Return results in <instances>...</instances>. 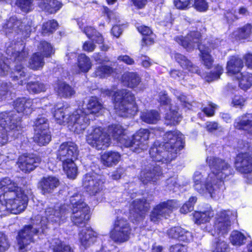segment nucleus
<instances>
[{"label":"nucleus","mask_w":252,"mask_h":252,"mask_svg":"<svg viewBox=\"0 0 252 252\" xmlns=\"http://www.w3.org/2000/svg\"><path fill=\"white\" fill-rule=\"evenodd\" d=\"M163 144L156 143L151 148L149 154L153 160L141 171L139 179L143 184L157 182L161 174L160 167L156 162L168 163L175 159L183 147V135L178 131H169L163 136Z\"/></svg>","instance_id":"obj_1"},{"label":"nucleus","mask_w":252,"mask_h":252,"mask_svg":"<svg viewBox=\"0 0 252 252\" xmlns=\"http://www.w3.org/2000/svg\"><path fill=\"white\" fill-rule=\"evenodd\" d=\"M28 198L21 188L8 178L0 181V212L1 215L7 213L17 214L27 207Z\"/></svg>","instance_id":"obj_2"},{"label":"nucleus","mask_w":252,"mask_h":252,"mask_svg":"<svg viewBox=\"0 0 252 252\" xmlns=\"http://www.w3.org/2000/svg\"><path fill=\"white\" fill-rule=\"evenodd\" d=\"M101 94L103 96H114V109L116 113L121 117H131L135 115L138 111L135 97L127 90L115 92L114 89H103L101 90Z\"/></svg>","instance_id":"obj_3"},{"label":"nucleus","mask_w":252,"mask_h":252,"mask_svg":"<svg viewBox=\"0 0 252 252\" xmlns=\"http://www.w3.org/2000/svg\"><path fill=\"white\" fill-rule=\"evenodd\" d=\"M56 122L59 124L66 123L71 126V129L77 133H81L89 125V118L84 114L81 109L74 111L69 115V111L63 107L55 109L53 114Z\"/></svg>","instance_id":"obj_4"},{"label":"nucleus","mask_w":252,"mask_h":252,"mask_svg":"<svg viewBox=\"0 0 252 252\" xmlns=\"http://www.w3.org/2000/svg\"><path fill=\"white\" fill-rule=\"evenodd\" d=\"M78 153L76 144L72 142L62 143L57 152V159L62 162L63 170L71 179H74L77 174V168L74 161Z\"/></svg>","instance_id":"obj_5"},{"label":"nucleus","mask_w":252,"mask_h":252,"mask_svg":"<svg viewBox=\"0 0 252 252\" xmlns=\"http://www.w3.org/2000/svg\"><path fill=\"white\" fill-rule=\"evenodd\" d=\"M8 55H11L14 60L15 65L11 73V77L15 81L20 80L18 83L22 85L24 83V78L26 76V69L24 67L23 63L29 55L28 50L25 48L23 41L14 43V46H8L6 50Z\"/></svg>","instance_id":"obj_6"},{"label":"nucleus","mask_w":252,"mask_h":252,"mask_svg":"<svg viewBox=\"0 0 252 252\" xmlns=\"http://www.w3.org/2000/svg\"><path fill=\"white\" fill-rule=\"evenodd\" d=\"M206 161L211 170L208 179L212 180L216 187L222 189L224 180L232 174L231 166L228 161L217 157H208Z\"/></svg>","instance_id":"obj_7"},{"label":"nucleus","mask_w":252,"mask_h":252,"mask_svg":"<svg viewBox=\"0 0 252 252\" xmlns=\"http://www.w3.org/2000/svg\"><path fill=\"white\" fill-rule=\"evenodd\" d=\"M150 133L149 129L141 128L131 137L121 138L120 144L134 152L140 153L148 148Z\"/></svg>","instance_id":"obj_8"},{"label":"nucleus","mask_w":252,"mask_h":252,"mask_svg":"<svg viewBox=\"0 0 252 252\" xmlns=\"http://www.w3.org/2000/svg\"><path fill=\"white\" fill-rule=\"evenodd\" d=\"M86 140L88 144L98 150H105L110 145L111 139L101 127H92L87 130Z\"/></svg>","instance_id":"obj_9"},{"label":"nucleus","mask_w":252,"mask_h":252,"mask_svg":"<svg viewBox=\"0 0 252 252\" xmlns=\"http://www.w3.org/2000/svg\"><path fill=\"white\" fill-rule=\"evenodd\" d=\"M69 213L67 205H63L61 207H56L55 209L52 207H48L45 211V216L42 218L40 221L41 232L44 233L45 228H48L51 222H58L63 220L65 215Z\"/></svg>","instance_id":"obj_10"},{"label":"nucleus","mask_w":252,"mask_h":252,"mask_svg":"<svg viewBox=\"0 0 252 252\" xmlns=\"http://www.w3.org/2000/svg\"><path fill=\"white\" fill-rule=\"evenodd\" d=\"M131 231V229L127 220L118 217L114 228L110 232V238L115 242L121 244L129 240Z\"/></svg>","instance_id":"obj_11"},{"label":"nucleus","mask_w":252,"mask_h":252,"mask_svg":"<svg viewBox=\"0 0 252 252\" xmlns=\"http://www.w3.org/2000/svg\"><path fill=\"white\" fill-rule=\"evenodd\" d=\"M0 126L13 132V136H17L21 131V117L14 111L0 113Z\"/></svg>","instance_id":"obj_12"},{"label":"nucleus","mask_w":252,"mask_h":252,"mask_svg":"<svg viewBox=\"0 0 252 252\" xmlns=\"http://www.w3.org/2000/svg\"><path fill=\"white\" fill-rule=\"evenodd\" d=\"M41 103V101L37 99H31L26 97L18 98L14 102V109L17 112L20 113H23L28 115L31 113L33 109L37 108L38 113L43 114L42 111L46 110L45 113L51 110V105H46V108L38 107L37 103Z\"/></svg>","instance_id":"obj_13"},{"label":"nucleus","mask_w":252,"mask_h":252,"mask_svg":"<svg viewBox=\"0 0 252 252\" xmlns=\"http://www.w3.org/2000/svg\"><path fill=\"white\" fill-rule=\"evenodd\" d=\"M232 213L229 210H223L218 213L216 217L214 230L211 229L210 233L213 236L216 234L219 235H224L231 229V223L230 216Z\"/></svg>","instance_id":"obj_14"},{"label":"nucleus","mask_w":252,"mask_h":252,"mask_svg":"<svg viewBox=\"0 0 252 252\" xmlns=\"http://www.w3.org/2000/svg\"><path fill=\"white\" fill-rule=\"evenodd\" d=\"M194 185L193 187L197 192L201 194H204L207 192L209 193L212 197H215V195L219 192V190L220 189L212 184L213 181L209 180L208 177L207 178L206 181L204 183L202 182V176L198 171L194 173L193 177Z\"/></svg>","instance_id":"obj_15"},{"label":"nucleus","mask_w":252,"mask_h":252,"mask_svg":"<svg viewBox=\"0 0 252 252\" xmlns=\"http://www.w3.org/2000/svg\"><path fill=\"white\" fill-rule=\"evenodd\" d=\"M177 206V201L174 200H168L159 204L152 211L150 216V220L154 222L159 221L161 218L169 216Z\"/></svg>","instance_id":"obj_16"},{"label":"nucleus","mask_w":252,"mask_h":252,"mask_svg":"<svg viewBox=\"0 0 252 252\" xmlns=\"http://www.w3.org/2000/svg\"><path fill=\"white\" fill-rule=\"evenodd\" d=\"M159 102L161 105H166L169 109V111L165 116V123L166 125H175L181 120V117L177 111L176 107L174 108L170 103L171 100L165 92H161L159 94Z\"/></svg>","instance_id":"obj_17"},{"label":"nucleus","mask_w":252,"mask_h":252,"mask_svg":"<svg viewBox=\"0 0 252 252\" xmlns=\"http://www.w3.org/2000/svg\"><path fill=\"white\" fill-rule=\"evenodd\" d=\"M176 41L188 51H191L203 44H200L201 34L198 31H190L185 37L180 36L175 38Z\"/></svg>","instance_id":"obj_18"},{"label":"nucleus","mask_w":252,"mask_h":252,"mask_svg":"<svg viewBox=\"0 0 252 252\" xmlns=\"http://www.w3.org/2000/svg\"><path fill=\"white\" fill-rule=\"evenodd\" d=\"M37 223L25 226L18 234V243L21 250L24 249L26 246L33 241V237L39 232Z\"/></svg>","instance_id":"obj_19"},{"label":"nucleus","mask_w":252,"mask_h":252,"mask_svg":"<svg viewBox=\"0 0 252 252\" xmlns=\"http://www.w3.org/2000/svg\"><path fill=\"white\" fill-rule=\"evenodd\" d=\"M83 186L90 194L95 195L102 190L103 182L100 176L88 173L83 178Z\"/></svg>","instance_id":"obj_20"},{"label":"nucleus","mask_w":252,"mask_h":252,"mask_svg":"<svg viewBox=\"0 0 252 252\" xmlns=\"http://www.w3.org/2000/svg\"><path fill=\"white\" fill-rule=\"evenodd\" d=\"M41 161V158L34 155H23L18 158L17 164L22 171L26 173L34 170Z\"/></svg>","instance_id":"obj_21"},{"label":"nucleus","mask_w":252,"mask_h":252,"mask_svg":"<svg viewBox=\"0 0 252 252\" xmlns=\"http://www.w3.org/2000/svg\"><path fill=\"white\" fill-rule=\"evenodd\" d=\"M23 25L21 20L17 19L15 17H10L3 25V29L6 33H21L22 37L25 38L29 35L30 27H25L23 29Z\"/></svg>","instance_id":"obj_22"},{"label":"nucleus","mask_w":252,"mask_h":252,"mask_svg":"<svg viewBox=\"0 0 252 252\" xmlns=\"http://www.w3.org/2000/svg\"><path fill=\"white\" fill-rule=\"evenodd\" d=\"M81 208H72V221L76 225H84L90 219L89 207L86 203L81 204Z\"/></svg>","instance_id":"obj_23"},{"label":"nucleus","mask_w":252,"mask_h":252,"mask_svg":"<svg viewBox=\"0 0 252 252\" xmlns=\"http://www.w3.org/2000/svg\"><path fill=\"white\" fill-rule=\"evenodd\" d=\"M149 204L145 198L133 200L129 207L130 217H133L136 220L142 218L149 209Z\"/></svg>","instance_id":"obj_24"},{"label":"nucleus","mask_w":252,"mask_h":252,"mask_svg":"<svg viewBox=\"0 0 252 252\" xmlns=\"http://www.w3.org/2000/svg\"><path fill=\"white\" fill-rule=\"evenodd\" d=\"M235 165L239 172L250 173L252 171V157L248 153L239 154L236 158Z\"/></svg>","instance_id":"obj_25"},{"label":"nucleus","mask_w":252,"mask_h":252,"mask_svg":"<svg viewBox=\"0 0 252 252\" xmlns=\"http://www.w3.org/2000/svg\"><path fill=\"white\" fill-rule=\"evenodd\" d=\"M214 213L212 208L210 207L208 210L204 212H196L193 215L194 222L198 224H205L206 226L201 228L205 231L210 232L212 228L211 225L209 222L211 218L214 216Z\"/></svg>","instance_id":"obj_26"},{"label":"nucleus","mask_w":252,"mask_h":252,"mask_svg":"<svg viewBox=\"0 0 252 252\" xmlns=\"http://www.w3.org/2000/svg\"><path fill=\"white\" fill-rule=\"evenodd\" d=\"M79 240L84 248L89 247L96 241L97 237L96 232L89 227H83L79 231Z\"/></svg>","instance_id":"obj_27"},{"label":"nucleus","mask_w":252,"mask_h":252,"mask_svg":"<svg viewBox=\"0 0 252 252\" xmlns=\"http://www.w3.org/2000/svg\"><path fill=\"white\" fill-rule=\"evenodd\" d=\"M169 238L184 242H189L192 239L191 233L180 226L170 228L167 232Z\"/></svg>","instance_id":"obj_28"},{"label":"nucleus","mask_w":252,"mask_h":252,"mask_svg":"<svg viewBox=\"0 0 252 252\" xmlns=\"http://www.w3.org/2000/svg\"><path fill=\"white\" fill-rule=\"evenodd\" d=\"M38 7L49 14L56 13L63 6L58 0H35Z\"/></svg>","instance_id":"obj_29"},{"label":"nucleus","mask_w":252,"mask_h":252,"mask_svg":"<svg viewBox=\"0 0 252 252\" xmlns=\"http://www.w3.org/2000/svg\"><path fill=\"white\" fill-rule=\"evenodd\" d=\"M234 126L236 128L243 130L252 136V114H247L238 118Z\"/></svg>","instance_id":"obj_30"},{"label":"nucleus","mask_w":252,"mask_h":252,"mask_svg":"<svg viewBox=\"0 0 252 252\" xmlns=\"http://www.w3.org/2000/svg\"><path fill=\"white\" fill-rule=\"evenodd\" d=\"M215 48V46L213 43H209L208 45L204 43L202 45L199 46V50L201 54V57L203 63L208 68H211L213 63V60L210 55V53L211 50Z\"/></svg>","instance_id":"obj_31"},{"label":"nucleus","mask_w":252,"mask_h":252,"mask_svg":"<svg viewBox=\"0 0 252 252\" xmlns=\"http://www.w3.org/2000/svg\"><path fill=\"white\" fill-rule=\"evenodd\" d=\"M174 58L182 68L187 69L191 73H196L202 76L198 67L193 65L185 56L179 53H176L174 55Z\"/></svg>","instance_id":"obj_32"},{"label":"nucleus","mask_w":252,"mask_h":252,"mask_svg":"<svg viewBox=\"0 0 252 252\" xmlns=\"http://www.w3.org/2000/svg\"><path fill=\"white\" fill-rule=\"evenodd\" d=\"M243 67V62L242 60L237 57L232 56L227 63V73L230 75L238 74Z\"/></svg>","instance_id":"obj_33"},{"label":"nucleus","mask_w":252,"mask_h":252,"mask_svg":"<svg viewBox=\"0 0 252 252\" xmlns=\"http://www.w3.org/2000/svg\"><path fill=\"white\" fill-rule=\"evenodd\" d=\"M40 186L43 193H50L59 185L58 178L53 176L44 177L40 182Z\"/></svg>","instance_id":"obj_34"},{"label":"nucleus","mask_w":252,"mask_h":252,"mask_svg":"<svg viewBox=\"0 0 252 252\" xmlns=\"http://www.w3.org/2000/svg\"><path fill=\"white\" fill-rule=\"evenodd\" d=\"M121 159L120 154L117 152L109 151L101 156L102 164L107 167H111L118 163Z\"/></svg>","instance_id":"obj_35"},{"label":"nucleus","mask_w":252,"mask_h":252,"mask_svg":"<svg viewBox=\"0 0 252 252\" xmlns=\"http://www.w3.org/2000/svg\"><path fill=\"white\" fill-rule=\"evenodd\" d=\"M103 108L102 104L99 101L97 98L96 97H92L90 98L88 103L87 105V109L88 112H84V110L81 109L84 113V114L86 115L87 118H90V114H96L99 113ZM90 120H89V121Z\"/></svg>","instance_id":"obj_36"},{"label":"nucleus","mask_w":252,"mask_h":252,"mask_svg":"<svg viewBox=\"0 0 252 252\" xmlns=\"http://www.w3.org/2000/svg\"><path fill=\"white\" fill-rule=\"evenodd\" d=\"M123 83L127 87L134 88L137 87L141 82L139 76L134 72H126L122 76Z\"/></svg>","instance_id":"obj_37"},{"label":"nucleus","mask_w":252,"mask_h":252,"mask_svg":"<svg viewBox=\"0 0 252 252\" xmlns=\"http://www.w3.org/2000/svg\"><path fill=\"white\" fill-rule=\"evenodd\" d=\"M50 248L53 252H74L71 247L62 242L58 238H55L50 241Z\"/></svg>","instance_id":"obj_38"},{"label":"nucleus","mask_w":252,"mask_h":252,"mask_svg":"<svg viewBox=\"0 0 252 252\" xmlns=\"http://www.w3.org/2000/svg\"><path fill=\"white\" fill-rule=\"evenodd\" d=\"M140 117L142 121L150 124H156L160 119L158 112L153 110L143 111Z\"/></svg>","instance_id":"obj_39"},{"label":"nucleus","mask_w":252,"mask_h":252,"mask_svg":"<svg viewBox=\"0 0 252 252\" xmlns=\"http://www.w3.org/2000/svg\"><path fill=\"white\" fill-rule=\"evenodd\" d=\"M56 91L59 96L65 98L71 96L75 93L73 88L64 82H59Z\"/></svg>","instance_id":"obj_40"},{"label":"nucleus","mask_w":252,"mask_h":252,"mask_svg":"<svg viewBox=\"0 0 252 252\" xmlns=\"http://www.w3.org/2000/svg\"><path fill=\"white\" fill-rule=\"evenodd\" d=\"M34 141L39 145L44 146L49 143L51 136L49 129L35 131Z\"/></svg>","instance_id":"obj_41"},{"label":"nucleus","mask_w":252,"mask_h":252,"mask_svg":"<svg viewBox=\"0 0 252 252\" xmlns=\"http://www.w3.org/2000/svg\"><path fill=\"white\" fill-rule=\"evenodd\" d=\"M45 63L44 58L39 52L33 54L29 61L28 66L33 70H39L43 67Z\"/></svg>","instance_id":"obj_42"},{"label":"nucleus","mask_w":252,"mask_h":252,"mask_svg":"<svg viewBox=\"0 0 252 252\" xmlns=\"http://www.w3.org/2000/svg\"><path fill=\"white\" fill-rule=\"evenodd\" d=\"M108 132L112 136L117 140L120 143L121 138L125 137L127 138L126 136V130L119 125H114L109 126L108 128Z\"/></svg>","instance_id":"obj_43"},{"label":"nucleus","mask_w":252,"mask_h":252,"mask_svg":"<svg viewBox=\"0 0 252 252\" xmlns=\"http://www.w3.org/2000/svg\"><path fill=\"white\" fill-rule=\"evenodd\" d=\"M237 75V78L239 82V87L242 89L247 90L252 86V74L244 72Z\"/></svg>","instance_id":"obj_44"},{"label":"nucleus","mask_w":252,"mask_h":252,"mask_svg":"<svg viewBox=\"0 0 252 252\" xmlns=\"http://www.w3.org/2000/svg\"><path fill=\"white\" fill-rule=\"evenodd\" d=\"M90 58L85 54H80L78 57V66L81 72H87L92 67Z\"/></svg>","instance_id":"obj_45"},{"label":"nucleus","mask_w":252,"mask_h":252,"mask_svg":"<svg viewBox=\"0 0 252 252\" xmlns=\"http://www.w3.org/2000/svg\"><path fill=\"white\" fill-rule=\"evenodd\" d=\"M40 55L44 57H49L54 54V50L52 45L45 41H41L38 46Z\"/></svg>","instance_id":"obj_46"},{"label":"nucleus","mask_w":252,"mask_h":252,"mask_svg":"<svg viewBox=\"0 0 252 252\" xmlns=\"http://www.w3.org/2000/svg\"><path fill=\"white\" fill-rule=\"evenodd\" d=\"M84 32L89 38L92 39L93 41H95L97 43L101 44L103 41L102 35L92 27H85Z\"/></svg>","instance_id":"obj_47"},{"label":"nucleus","mask_w":252,"mask_h":252,"mask_svg":"<svg viewBox=\"0 0 252 252\" xmlns=\"http://www.w3.org/2000/svg\"><path fill=\"white\" fill-rule=\"evenodd\" d=\"M252 26L251 24H247L241 28L233 33V35L236 38L240 39H246L252 33Z\"/></svg>","instance_id":"obj_48"},{"label":"nucleus","mask_w":252,"mask_h":252,"mask_svg":"<svg viewBox=\"0 0 252 252\" xmlns=\"http://www.w3.org/2000/svg\"><path fill=\"white\" fill-rule=\"evenodd\" d=\"M246 236L241 232L233 231L230 236V241L234 246H240L245 243Z\"/></svg>","instance_id":"obj_49"},{"label":"nucleus","mask_w":252,"mask_h":252,"mask_svg":"<svg viewBox=\"0 0 252 252\" xmlns=\"http://www.w3.org/2000/svg\"><path fill=\"white\" fill-rule=\"evenodd\" d=\"M212 252H229V245L220 239L216 240L212 246Z\"/></svg>","instance_id":"obj_50"},{"label":"nucleus","mask_w":252,"mask_h":252,"mask_svg":"<svg viewBox=\"0 0 252 252\" xmlns=\"http://www.w3.org/2000/svg\"><path fill=\"white\" fill-rule=\"evenodd\" d=\"M27 87L29 91L33 94L44 92L47 89L46 85L39 82H31L27 84Z\"/></svg>","instance_id":"obj_51"},{"label":"nucleus","mask_w":252,"mask_h":252,"mask_svg":"<svg viewBox=\"0 0 252 252\" xmlns=\"http://www.w3.org/2000/svg\"><path fill=\"white\" fill-rule=\"evenodd\" d=\"M113 71L114 69L112 67L107 65H100L96 67L94 75L100 78H103L106 75L111 74Z\"/></svg>","instance_id":"obj_52"},{"label":"nucleus","mask_w":252,"mask_h":252,"mask_svg":"<svg viewBox=\"0 0 252 252\" xmlns=\"http://www.w3.org/2000/svg\"><path fill=\"white\" fill-rule=\"evenodd\" d=\"M223 68L221 66L217 65L215 67L214 70L205 76V80L208 82L218 79L223 72Z\"/></svg>","instance_id":"obj_53"},{"label":"nucleus","mask_w":252,"mask_h":252,"mask_svg":"<svg viewBox=\"0 0 252 252\" xmlns=\"http://www.w3.org/2000/svg\"><path fill=\"white\" fill-rule=\"evenodd\" d=\"M57 21L54 20H49L43 24L42 28V33L44 35L53 33L58 27Z\"/></svg>","instance_id":"obj_54"},{"label":"nucleus","mask_w":252,"mask_h":252,"mask_svg":"<svg viewBox=\"0 0 252 252\" xmlns=\"http://www.w3.org/2000/svg\"><path fill=\"white\" fill-rule=\"evenodd\" d=\"M34 127L35 131L49 129L47 120L44 117L37 118L34 122Z\"/></svg>","instance_id":"obj_55"},{"label":"nucleus","mask_w":252,"mask_h":252,"mask_svg":"<svg viewBox=\"0 0 252 252\" xmlns=\"http://www.w3.org/2000/svg\"><path fill=\"white\" fill-rule=\"evenodd\" d=\"M197 198L192 196L189 198L188 201L185 203L180 209V212L183 214H187L193 209V206L196 202Z\"/></svg>","instance_id":"obj_56"},{"label":"nucleus","mask_w":252,"mask_h":252,"mask_svg":"<svg viewBox=\"0 0 252 252\" xmlns=\"http://www.w3.org/2000/svg\"><path fill=\"white\" fill-rule=\"evenodd\" d=\"M191 6L197 11H206L208 8V4L205 0H192Z\"/></svg>","instance_id":"obj_57"},{"label":"nucleus","mask_w":252,"mask_h":252,"mask_svg":"<svg viewBox=\"0 0 252 252\" xmlns=\"http://www.w3.org/2000/svg\"><path fill=\"white\" fill-rule=\"evenodd\" d=\"M70 203L72 205V208L77 207L78 209L81 208L82 203H85L81 195L78 193L70 196Z\"/></svg>","instance_id":"obj_58"},{"label":"nucleus","mask_w":252,"mask_h":252,"mask_svg":"<svg viewBox=\"0 0 252 252\" xmlns=\"http://www.w3.org/2000/svg\"><path fill=\"white\" fill-rule=\"evenodd\" d=\"M16 5L24 12L30 11L32 7L31 0H17Z\"/></svg>","instance_id":"obj_59"},{"label":"nucleus","mask_w":252,"mask_h":252,"mask_svg":"<svg viewBox=\"0 0 252 252\" xmlns=\"http://www.w3.org/2000/svg\"><path fill=\"white\" fill-rule=\"evenodd\" d=\"M10 244L7 236L0 231V252H4L9 247Z\"/></svg>","instance_id":"obj_60"},{"label":"nucleus","mask_w":252,"mask_h":252,"mask_svg":"<svg viewBox=\"0 0 252 252\" xmlns=\"http://www.w3.org/2000/svg\"><path fill=\"white\" fill-rule=\"evenodd\" d=\"M11 132L5 127L0 126V146H2L6 144L8 139V135L10 134Z\"/></svg>","instance_id":"obj_61"},{"label":"nucleus","mask_w":252,"mask_h":252,"mask_svg":"<svg viewBox=\"0 0 252 252\" xmlns=\"http://www.w3.org/2000/svg\"><path fill=\"white\" fill-rule=\"evenodd\" d=\"M236 13L233 9L227 10L224 13V19L228 24H232L239 18Z\"/></svg>","instance_id":"obj_62"},{"label":"nucleus","mask_w":252,"mask_h":252,"mask_svg":"<svg viewBox=\"0 0 252 252\" xmlns=\"http://www.w3.org/2000/svg\"><path fill=\"white\" fill-rule=\"evenodd\" d=\"M9 70V65L5 62L4 57L0 56V76H3L7 74Z\"/></svg>","instance_id":"obj_63"},{"label":"nucleus","mask_w":252,"mask_h":252,"mask_svg":"<svg viewBox=\"0 0 252 252\" xmlns=\"http://www.w3.org/2000/svg\"><path fill=\"white\" fill-rule=\"evenodd\" d=\"M192 0H174V4L178 9H185L191 5Z\"/></svg>","instance_id":"obj_64"}]
</instances>
